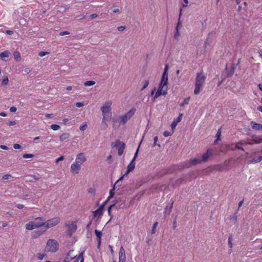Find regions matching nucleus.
<instances>
[{
    "instance_id": "f257e3e1",
    "label": "nucleus",
    "mask_w": 262,
    "mask_h": 262,
    "mask_svg": "<svg viewBox=\"0 0 262 262\" xmlns=\"http://www.w3.org/2000/svg\"><path fill=\"white\" fill-rule=\"evenodd\" d=\"M112 102L108 101L106 102L101 107L102 115L103 116L102 124H104V128L106 127L105 121H109L111 118V105Z\"/></svg>"
},
{
    "instance_id": "f03ea898",
    "label": "nucleus",
    "mask_w": 262,
    "mask_h": 262,
    "mask_svg": "<svg viewBox=\"0 0 262 262\" xmlns=\"http://www.w3.org/2000/svg\"><path fill=\"white\" fill-rule=\"evenodd\" d=\"M205 79L206 77L203 72L197 73L195 82V89L194 90L195 95H198L201 92Z\"/></svg>"
},
{
    "instance_id": "7ed1b4c3",
    "label": "nucleus",
    "mask_w": 262,
    "mask_h": 262,
    "mask_svg": "<svg viewBox=\"0 0 262 262\" xmlns=\"http://www.w3.org/2000/svg\"><path fill=\"white\" fill-rule=\"evenodd\" d=\"M60 221V219L59 217H55L46 222H43L44 229L40 232L36 236L34 235V237H37L42 233L46 232L48 229L56 226Z\"/></svg>"
},
{
    "instance_id": "20e7f679",
    "label": "nucleus",
    "mask_w": 262,
    "mask_h": 262,
    "mask_svg": "<svg viewBox=\"0 0 262 262\" xmlns=\"http://www.w3.org/2000/svg\"><path fill=\"white\" fill-rule=\"evenodd\" d=\"M135 107H132L129 111L125 114L121 115L118 119V121L120 125H124L132 118L136 113Z\"/></svg>"
},
{
    "instance_id": "39448f33",
    "label": "nucleus",
    "mask_w": 262,
    "mask_h": 262,
    "mask_svg": "<svg viewBox=\"0 0 262 262\" xmlns=\"http://www.w3.org/2000/svg\"><path fill=\"white\" fill-rule=\"evenodd\" d=\"M44 220L41 217H38L35 221H30L26 224V228L27 230H33L43 226Z\"/></svg>"
},
{
    "instance_id": "423d86ee",
    "label": "nucleus",
    "mask_w": 262,
    "mask_h": 262,
    "mask_svg": "<svg viewBox=\"0 0 262 262\" xmlns=\"http://www.w3.org/2000/svg\"><path fill=\"white\" fill-rule=\"evenodd\" d=\"M59 244L57 241L54 239H49L46 244V250L48 252L55 253L58 249Z\"/></svg>"
},
{
    "instance_id": "0eeeda50",
    "label": "nucleus",
    "mask_w": 262,
    "mask_h": 262,
    "mask_svg": "<svg viewBox=\"0 0 262 262\" xmlns=\"http://www.w3.org/2000/svg\"><path fill=\"white\" fill-rule=\"evenodd\" d=\"M68 228V232L70 235H72L77 229L76 222H72L71 223L66 224Z\"/></svg>"
},
{
    "instance_id": "6e6552de",
    "label": "nucleus",
    "mask_w": 262,
    "mask_h": 262,
    "mask_svg": "<svg viewBox=\"0 0 262 262\" xmlns=\"http://www.w3.org/2000/svg\"><path fill=\"white\" fill-rule=\"evenodd\" d=\"M167 87H165V88L159 87L154 97H153V101H155V100L159 97H160L161 95H166L167 94Z\"/></svg>"
},
{
    "instance_id": "1a4fd4ad",
    "label": "nucleus",
    "mask_w": 262,
    "mask_h": 262,
    "mask_svg": "<svg viewBox=\"0 0 262 262\" xmlns=\"http://www.w3.org/2000/svg\"><path fill=\"white\" fill-rule=\"evenodd\" d=\"M81 165L79 163L74 162L71 165V171L73 174H78L81 169Z\"/></svg>"
},
{
    "instance_id": "9d476101",
    "label": "nucleus",
    "mask_w": 262,
    "mask_h": 262,
    "mask_svg": "<svg viewBox=\"0 0 262 262\" xmlns=\"http://www.w3.org/2000/svg\"><path fill=\"white\" fill-rule=\"evenodd\" d=\"M86 160V158L83 152H80L77 155L75 162H77V163H79L80 165H81V164L85 162Z\"/></svg>"
},
{
    "instance_id": "9b49d317",
    "label": "nucleus",
    "mask_w": 262,
    "mask_h": 262,
    "mask_svg": "<svg viewBox=\"0 0 262 262\" xmlns=\"http://www.w3.org/2000/svg\"><path fill=\"white\" fill-rule=\"evenodd\" d=\"M115 146L118 147V155H122L124 149V144L119 140H117L115 143Z\"/></svg>"
},
{
    "instance_id": "f8f14e48",
    "label": "nucleus",
    "mask_w": 262,
    "mask_h": 262,
    "mask_svg": "<svg viewBox=\"0 0 262 262\" xmlns=\"http://www.w3.org/2000/svg\"><path fill=\"white\" fill-rule=\"evenodd\" d=\"M135 167V161H133L132 160L130 161V163L127 166V170H126V172L122 177H121L119 179V180H122L123 179V178L124 177H125V176L127 175L130 171H133Z\"/></svg>"
},
{
    "instance_id": "ddd939ff",
    "label": "nucleus",
    "mask_w": 262,
    "mask_h": 262,
    "mask_svg": "<svg viewBox=\"0 0 262 262\" xmlns=\"http://www.w3.org/2000/svg\"><path fill=\"white\" fill-rule=\"evenodd\" d=\"M213 149L209 148L207 149L206 153L204 154L201 157L203 160V162H206L208 160L209 158L211 157L213 154Z\"/></svg>"
},
{
    "instance_id": "4468645a",
    "label": "nucleus",
    "mask_w": 262,
    "mask_h": 262,
    "mask_svg": "<svg viewBox=\"0 0 262 262\" xmlns=\"http://www.w3.org/2000/svg\"><path fill=\"white\" fill-rule=\"evenodd\" d=\"M126 255L125 250L123 247H121L119 252V261L125 262Z\"/></svg>"
},
{
    "instance_id": "2eb2a0df",
    "label": "nucleus",
    "mask_w": 262,
    "mask_h": 262,
    "mask_svg": "<svg viewBox=\"0 0 262 262\" xmlns=\"http://www.w3.org/2000/svg\"><path fill=\"white\" fill-rule=\"evenodd\" d=\"M203 162V160L201 157H198L191 160L190 163L187 165L188 167L192 165H196L198 163H200Z\"/></svg>"
},
{
    "instance_id": "dca6fc26",
    "label": "nucleus",
    "mask_w": 262,
    "mask_h": 262,
    "mask_svg": "<svg viewBox=\"0 0 262 262\" xmlns=\"http://www.w3.org/2000/svg\"><path fill=\"white\" fill-rule=\"evenodd\" d=\"M168 80V78L162 77L159 87L162 88H165V87H167Z\"/></svg>"
},
{
    "instance_id": "f3484780",
    "label": "nucleus",
    "mask_w": 262,
    "mask_h": 262,
    "mask_svg": "<svg viewBox=\"0 0 262 262\" xmlns=\"http://www.w3.org/2000/svg\"><path fill=\"white\" fill-rule=\"evenodd\" d=\"M252 128L256 130H262V124L257 123L255 122L252 121L251 122Z\"/></svg>"
},
{
    "instance_id": "a211bd4d",
    "label": "nucleus",
    "mask_w": 262,
    "mask_h": 262,
    "mask_svg": "<svg viewBox=\"0 0 262 262\" xmlns=\"http://www.w3.org/2000/svg\"><path fill=\"white\" fill-rule=\"evenodd\" d=\"M182 116V114H180L179 116L172 122L171 125V127L172 129H174L176 126L177 125L178 123L181 121Z\"/></svg>"
},
{
    "instance_id": "6ab92c4d",
    "label": "nucleus",
    "mask_w": 262,
    "mask_h": 262,
    "mask_svg": "<svg viewBox=\"0 0 262 262\" xmlns=\"http://www.w3.org/2000/svg\"><path fill=\"white\" fill-rule=\"evenodd\" d=\"M252 141H254V144H259L262 143V136L258 137L255 135L252 136Z\"/></svg>"
},
{
    "instance_id": "aec40b11",
    "label": "nucleus",
    "mask_w": 262,
    "mask_h": 262,
    "mask_svg": "<svg viewBox=\"0 0 262 262\" xmlns=\"http://www.w3.org/2000/svg\"><path fill=\"white\" fill-rule=\"evenodd\" d=\"M95 233L97 237L98 242L99 244L100 245L101 243V236H102V232L96 229L95 230Z\"/></svg>"
},
{
    "instance_id": "412c9836",
    "label": "nucleus",
    "mask_w": 262,
    "mask_h": 262,
    "mask_svg": "<svg viewBox=\"0 0 262 262\" xmlns=\"http://www.w3.org/2000/svg\"><path fill=\"white\" fill-rule=\"evenodd\" d=\"M168 69H169L168 65L167 64H166L165 66L164 72L163 73L162 76V77L168 78Z\"/></svg>"
},
{
    "instance_id": "4be33fe9",
    "label": "nucleus",
    "mask_w": 262,
    "mask_h": 262,
    "mask_svg": "<svg viewBox=\"0 0 262 262\" xmlns=\"http://www.w3.org/2000/svg\"><path fill=\"white\" fill-rule=\"evenodd\" d=\"M102 213L103 211L99 208L93 212V215L94 216L98 215L99 216L101 217L102 215Z\"/></svg>"
},
{
    "instance_id": "5701e85b",
    "label": "nucleus",
    "mask_w": 262,
    "mask_h": 262,
    "mask_svg": "<svg viewBox=\"0 0 262 262\" xmlns=\"http://www.w3.org/2000/svg\"><path fill=\"white\" fill-rule=\"evenodd\" d=\"M70 137V135L68 133H63L61 134L60 136V140L61 141H63L64 140H66L67 139L69 138Z\"/></svg>"
},
{
    "instance_id": "b1692460",
    "label": "nucleus",
    "mask_w": 262,
    "mask_h": 262,
    "mask_svg": "<svg viewBox=\"0 0 262 262\" xmlns=\"http://www.w3.org/2000/svg\"><path fill=\"white\" fill-rule=\"evenodd\" d=\"M10 55V53L8 51H5L4 52H2L0 54V57L2 58H5V57H8Z\"/></svg>"
},
{
    "instance_id": "393cba45",
    "label": "nucleus",
    "mask_w": 262,
    "mask_h": 262,
    "mask_svg": "<svg viewBox=\"0 0 262 262\" xmlns=\"http://www.w3.org/2000/svg\"><path fill=\"white\" fill-rule=\"evenodd\" d=\"M190 100V97H188L187 98H185L183 102L180 104V106L181 107H183L185 105L188 104L189 101Z\"/></svg>"
},
{
    "instance_id": "a878e982",
    "label": "nucleus",
    "mask_w": 262,
    "mask_h": 262,
    "mask_svg": "<svg viewBox=\"0 0 262 262\" xmlns=\"http://www.w3.org/2000/svg\"><path fill=\"white\" fill-rule=\"evenodd\" d=\"M262 160V156H259L257 159H253L250 161L249 163H256Z\"/></svg>"
},
{
    "instance_id": "bb28decb",
    "label": "nucleus",
    "mask_w": 262,
    "mask_h": 262,
    "mask_svg": "<svg viewBox=\"0 0 262 262\" xmlns=\"http://www.w3.org/2000/svg\"><path fill=\"white\" fill-rule=\"evenodd\" d=\"M71 260H73L72 262H79V260L80 261L81 257H80V254L78 255H76L72 257Z\"/></svg>"
},
{
    "instance_id": "cd10ccee",
    "label": "nucleus",
    "mask_w": 262,
    "mask_h": 262,
    "mask_svg": "<svg viewBox=\"0 0 262 262\" xmlns=\"http://www.w3.org/2000/svg\"><path fill=\"white\" fill-rule=\"evenodd\" d=\"M221 136V129H219L216 133V140L215 141H214V144H216V142H217V141L220 140V137Z\"/></svg>"
},
{
    "instance_id": "c85d7f7f",
    "label": "nucleus",
    "mask_w": 262,
    "mask_h": 262,
    "mask_svg": "<svg viewBox=\"0 0 262 262\" xmlns=\"http://www.w3.org/2000/svg\"><path fill=\"white\" fill-rule=\"evenodd\" d=\"M158 225V223L157 222H156L154 223L152 228L151 230V234H155L156 231V228L157 227V226Z\"/></svg>"
},
{
    "instance_id": "c756f323",
    "label": "nucleus",
    "mask_w": 262,
    "mask_h": 262,
    "mask_svg": "<svg viewBox=\"0 0 262 262\" xmlns=\"http://www.w3.org/2000/svg\"><path fill=\"white\" fill-rule=\"evenodd\" d=\"M95 84V82L94 81H87L85 82H84V85L86 86H92Z\"/></svg>"
},
{
    "instance_id": "7c9ffc66",
    "label": "nucleus",
    "mask_w": 262,
    "mask_h": 262,
    "mask_svg": "<svg viewBox=\"0 0 262 262\" xmlns=\"http://www.w3.org/2000/svg\"><path fill=\"white\" fill-rule=\"evenodd\" d=\"M87 128V124L86 122L83 123L79 127V129L81 131H84Z\"/></svg>"
},
{
    "instance_id": "2f4dec72",
    "label": "nucleus",
    "mask_w": 262,
    "mask_h": 262,
    "mask_svg": "<svg viewBox=\"0 0 262 262\" xmlns=\"http://www.w3.org/2000/svg\"><path fill=\"white\" fill-rule=\"evenodd\" d=\"M51 128L53 130H57L60 129V127L57 124H52L51 125Z\"/></svg>"
},
{
    "instance_id": "473e14b6",
    "label": "nucleus",
    "mask_w": 262,
    "mask_h": 262,
    "mask_svg": "<svg viewBox=\"0 0 262 262\" xmlns=\"http://www.w3.org/2000/svg\"><path fill=\"white\" fill-rule=\"evenodd\" d=\"M8 82H9L8 77H6L5 78H4L3 79L2 82V84L3 85H6L8 84Z\"/></svg>"
},
{
    "instance_id": "72a5a7b5",
    "label": "nucleus",
    "mask_w": 262,
    "mask_h": 262,
    "mask_svg": "<svg viewBox=\"0 0 262 262\" xmlns=\"http://www.w3.org/2000/svg\"><path fill=\"white\" fill-rule=\"evenodd\" d=\"M149 80H145L144 81V82H143L144 84H143V87H142V88L141 90H144L145 89H146V88L148 86V84H149Z\"/></svg>"
},
{
    "instance_id": "f704fd0d",
    "label": "nucleus",
    "mask_w": 262,
    "mask_h": 262,
    "mask_svg": "<svg viewBox=\"0 0 262 262\" xmlns=\"http://www.w3.org/2000/svg\"><path fill=\"white\" fill-rule=\"evenodd\" d=\"M34 156V155L31 154H25L23 155L24 158H32Z\"/></svg>"
},
{
    "instance_id": "c9c22d12",
    "label": "nucleus",
    "mask_w": 262,
    "mask_h": 262,
    "mask_svg": "<svg viewBox=\"0 0 262 262\" xmlns=\"http://www.w3.org/2000/svg\"><path fill=\"white\" fill-rule=\"evenodd\" d=\"M11 178H12V176L11 174H4L2 177V179L4 180H8L9 179H11Z\"/></svg>"
},
{
    "instance_id": "e433bc0d",
    "label": "nucleus",
    "mask_w": 262,
    "mask_h": 262,
    "mask_svg": "<svg viewBox=\"0 0 262 262\" xmlns=\"http://www.w3.org/2000/svg\"><path fill=\"white\" fill-rule=\"evenodd\" d=\"M179 23H178L177 27H176V33L174 35V37L175 38H177L179 36V35H180V33H179V29H178V25H179Z\"/></svg>"
},
{
    "instance_id": "4c0bfd02",
    "label": "nucleus",
    "mask_w": 262,
    "mask_h": 262,
    "mask_svg": "<svg viewBox=\"0 0 262 262\" xmlns=\"http://www.w3.org/2000/svg\"><path fill=\"white\" fill-rule=\"evenodd\" d=\"M109 200L106 199L99 207L100 209H101L102 211L103 210L104 206L106 205V204L107 203L108 201Z\"/></svg>"
},
{
    "instance_id": "58836bf2",
    "label": "nucleus",
    "mask_w": 262,
    "mask_h": 262,
    "mask_svg": "<svg viewBox=\"0 0 262 262\" xmlns=\"http://www.w3.org/2000/svg\"><path fill=\"white\" fill-rule=\"evenodd\" d=\"M45 255L43 253H39L37 254V258L39 260H42L45 257Z\"/></svg>"
},
{
    "instance_id": "ea45409f",
    "label": "nucleus",
    "mask_w": 262,
    "mask_h": 262,
    "mask_svg": "<svg viewBox=\"0 0 262 262\" xmlns=\"http://www.w3.org/2000/svg\"><path fill=\"white\" fill-rule=\"evenodd\" d=\"M114 195V189L110 190L109 196L107 198V200H110L111 199H112Z\"/></svg>"
},
{
    "instance_id": "a19ab883",
    "label": "nucleus",
    "mask_w": 262,
    "mask_h": 262,
    "mask_svg": "<svg viewBox=\"0 0 262 262\" xmlns=\"http://www.w3.org/2000/svg\"><path fill=\"white\" fill-rule=\"evenodd\" d=\"M240 144L237 142L235 144V148L242 150L243 151H244V149L241 146Z\"/></svg>"
},
{
    "instance_id": "79ce46f5",
    "label": "nucleus",
    "mask_w": 262,
    "mask_h": 262,
    "mask_svg": "<svg viewBox=\"0 0 262 262\" xmlns=\"http://www.w3.org/2000/svg\"><path fill=\"white\" fill-rule=\"evenodd\" d=\"M14 56L15 58L17 60L20 58V54L18 52H15L14 53Z\"/></svg>"
},
{
    "instance_id": "37998d69",
    "label": "nucleus",
    "mask_w": 262,
    "mask_h": 262,
    "mask_svg": "<svg viewBox=\"0 0 262 262\" xmlns=\"http://www.w3.org/2000/svg\"><path fill=\"white\" fill-rule=\"evenodd\" d=\"M49 54V52H40L39 53H38V55L40 56V57H43L46 55H48Z\"/></svg>"
},
{
    "instance_id": "c03bdc74",
    "label": "nucleus",
    "mask_w": 262,
    "mask_h": 262,
    "mask_svg": "<svg viewBox=\"0 0 262 262\" xmlns=\"http://www.w3.org/2000/svg\"><path fill=\"white\" fill-rule=\"evenodd\" d=\"M115 206V204H112L108 208V210H107L108 211V215L110 216H111V209H112V208L114 207Z\"/></svg>"
},
{
    "instance_id": "a18cd8bd",
    "label": "nucleus",
    "mask_w": 262,
    "mask_h": 262,
    "mask_svg": "<svg viewBox=\"0 0 262 262\" xmlns=\"http://www.w3.org/2000/svg\"><path fill=\"white\" fill-rule=\"evenodd\" d=\"M84 103L82 102H78L75 103V106L77 107H80L83 106Z\"/></svg>"
},
{
    "instance_id": "49530a36",
    "label": "nucleus",
    "mask_w": 262,
    "mask_h": 262,
    "mask_svg": "<svg viewBox=\"0 0 262 262\" xmlns=\"http://www.w3.org/2000/svg\"><path fill=\"white\" fill-rule=\"evenodd\" d=\"M231 241H232V237H231V236H230L228 238V245H229L230 248H232V246H233Z\"/></svg>"
},
{
    "instance_id": "de8ad7c7",
    "label": "nucleus",
    "mask_w": 262,
    "mask_h": 262,
    "mask_svg": "<svg viewBox=\"0 0 262 262\" xmlns=\"http://www.w3.org/2000/svg\"><path fill=\"white\" fill-rule=\"evenodd\" d=\"M171 135V133H170L168 131H165L164 133H163V136L165 137H168V136H170Z\"/></svg>"
},
{
    "instance_id": "09e8293b",
    "label": "nucleus",
    "mask_w": 262,
    "mask_h": 262,
    "mask_svg": "<svg viewBox=\"0 0 262 262\" xmlns=\"http://www.w3.org/2000/svg\"><path fill=\"white\" fill-rule=\"evenodd\" d=\"M238 143L240 144L241 145H247V140H242L238 142Z\"/></svg>"
},
{
    "instance_id": "8fccbe9b",
    "label": "nucleus",
    "mask_w": 262,
    "mask_h": 262,
    "mask_svg": "<svg viewBox=\"0 0 262 262\" xmlns=\"http://www.w3.org/2000/svg\"><path fill=\"white\" fill-rule=\"evenodd\" d=\"M64 159V156H60L59 158H57V159L56 160L55 162H56V163H58L59 161H62V160H63Z\"/></svg>"
},
{
    "instance_id": "3c124183",
    "label": "nucleus",
    "mask_w": 262,
    "mask_h": 262,
    "mask_svg": "<svg viewBox=\"0 0 262 262\" xmlns=\"http://www.w3.org/2000/svg\"><path fill=\"white\" fill-rule=\"evenodd\" d=\"M70 34V32H68V31H62V32H60L59 33V35L60 36H63V35H69Z\"/></svg>"
},
{
    "instance_id": "603ef678",
    "label": "nucleus",
    "mask_w": 262,
    "mask_h": 262,
    "mask_svg": "<svg viewBox=\"0 0 262 262\" xmlns=\"http://www.w3.org/2000/svg\"><path fill=\"white\" fill-rule=\"evenodd\" d=\"M247 144L249 145H252L254 144V141H252V139H247Z\"/></svg>"
},
{
    "instance_id": "864d4df0",
    "label": "nucleus",
    "mask_w": 262,
    "mask_h": 262,
    "mask_svg": "<svg viewBox=\"0 0 262 262\" xmlns=\"http://www.w3.org/2000/svg\"><path fill=\"white\" fill-rule=\"evenodd\" d=\"M139 146H138L135 154V155H134V157L133 158V159H132V161H135V160H136V158L138 155V151H139Z\"/></svg>"
},
{
    "instance_id": "5fc2aeb1",
    "label": "nucleus",
    "mask_w": 262,
    "mask_h": 262,
    "mask_svg": "<svg viewBox=\"0 0 262 262\" xmlns=\"http://www.w3.org/2000/svg\"><path fill=\"white\" fill-rule=\"evenodd\" d=\"M16 111H17V108L15 106H12L10 108V111L11 113H15L16 112Z\"/></svg>"
},
{
    "instance_id": "6e6d98bb",
    "label": "nucleus",
    "mask_w": 262,
    "mask_h": 262,
    "mask_svg": "<svg viewBox=\"0 0 262 262\" xmlns=\"http://www.w3.org/2000/svg\"><path fill=\"white\" fill-rule=\"evenodd\" d=\"M21 146L18 144H15L13 145V148L16 149H20Z\"/></svg>"
},
{
    "instance_id": "4d7b16f0",
    "label": "nucleus",
    "mask_w": 262,
    "mask_h": 262,
    "mask_svg": "<svg viewBox=\"0 0 262 262\" xmlns=\"http://www.w3.org/2000/svg\"><path fill=\"white\" fill-rule=\"evenodd\" d=\"M188 4V0H183V3L182 4L183 7H186L187 6Z\"/></svg>"
},
{
    "instance_id": "13d9d810",
    "label": "nucleus",
    "mask_w": 262,
    "mask_h": 262,
    "mask_svg": "<svg viewBox=\"0 0 262 262\" xmlns=\"http://www.w3.org/2000/svg\"><path fill=\"white\" fill-rule=\"evenodd\" d=\"M88 192L90 193H92V194H95V189H94V188H90L89 190H88Z\"/></svg>"
},
{
    "instance_id": "bf43d9fd",
    "label": "nucleus",
    "mask_w": 262,
    "mask_h": 262,
    "mask_svg": "<svg viewBox=\"0 0 262 262\" xmlns=\"http://www.w3.org/2000/svg\"><path fill=\"white\" fill-rule=\"evenodd\" d=\"M81 257V260L80 262H84V258L83 257V252H81L80 253V257Z\"/></svg>"
},
{
    "instance_id": "052dcab7",
    "label": "nucleus",
    "mask_w": 262,
    "mask_h": 262,
    "mask_svg": "<svg viewBox=\"0 0 262 262\" xmlns=\"http://www.w3.org/2000/svg\"><path fill=\"white\" fill-rule=\"evenodd\" d=\"M125 29V27L124 26H119L117 28V30L119 31H122Z\"/></svg>"
},
{
    "instance_id": "680f3d73",
    "label": "nucleus",
    "mask_w": 262,
    "mask_h": 262,
    "mask_svg": "<svg viewBox=\"0 0 262 262\" xmlns=\"http://www.w3.org/2000/svg\"><path fill=\"white\" fill-rule=\"evenodd\" d=\"M3 227H7L8 226V222L6 221H2L1 222Z\"/></svg>"
},
{
    "instance_id": "e2e57ef3",
    "label": "nucleus",
    "mask_w": 262,
    "mask_h": 262,
    "mask_svg": "<svg viewBox=\"0 0 262 262\" xmlns=\"http://www.w3.org/2000/svg\"><path fill=\"white\" fill-rule=\"evenodd\" d=\"M97 16H98V15L97 14L94 13V14L90 15V17L91 19H94V18H96Z\"/></svg>"
},
{
    "instance_id": "0e129e2a",
    "label": "nucleus",
    "mask_w": 262,
    "mask_h": 262,
    "mask_svg": "<svg viewBox=\"0 0 262 262\" xmlns=\"http://www.w3.org/2000/svg\"><path fill=\"white\" fill-rule=\"evenodd\" d=\"M0 148L4 150H8L9 149V148L7 146L3 145H0Z\"/></svg>"
},
{
    "instance_id": "69168bd1",
    "label": "nucleus",
    "mask_w": 262,
    "mask_h": 262,
    "mask_svg": "<svg viewBox=\"0 0 262 262\" xmlns=\"http://www.w3.org/2000/svg\"><path fill=\"white\" fill-rule=\"evenodd\" d=\"M16 124V122L14 121H10L9 122V125L10 126H13V125H14Z\"/></svg>"
},
{
    "instance_id": "338daca9",
    "label": "nucleus",
    "mask_w": 262,
    "mask_h": 262,
    "mask_svg": "<svg viewBox=\"0 0 262 262\" xmlns=\"http://www.w3.org/2000/svg\"><path fill=\"white\" fill-rule=\"evenodd\" d=\"M85 16L84 15L81 14L79 16H77V17L79 18V19H82L85 18Z\"/></svg>"
},
{
    "instance_id": "774afa93",
    "label": "nucleus",
    "mask_w": 262,
    "mask_h": 262,
    "mask_svg": "<svg viewBox=\"0 0 262 262\" xmlns=\"http://www.w3.org/2000/svg\"><path fill=\"white\" fill-rule=\"evenodd\" d=\"M16 206L18 209H22L24 207V205L20 204H17Z\"/></svg>"
}]
</instances>
